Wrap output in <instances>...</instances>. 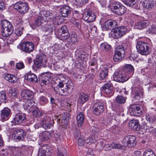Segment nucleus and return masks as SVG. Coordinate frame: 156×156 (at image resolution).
I'll list each match as a JSON object with an SVG mask.
<instances>
[{"label": "nucleus", "mask_w": 156, "mask_h": 156, "mask_svg": "<svg viewBox=\"0 0 156 156\" xmlns=\"http://www.w3.org/2000/svg\"><path fill=\"white\" fill-rule=\"evenodd\" d=\"M16 66L17 69H23L25 67L24 65L23 62L16 63Z\"/></svg>", "instance_id": "obj_63"}, {"label": "nucleus", "mask_w": 156, "mask_h": 156, "mask_svg": "<svg viewBox=\"0 0 156 156\" xmlns=\"http://www.w3.org/2000/svg\"><path fill=\"white\" fill-rule=\"evenodd\" d=\"M143 156H156L153 151L151 150L145 151Z\"/></svg>", "instance_id": "obj_54"}, {"label": "nucleus", "mask_w": 156, "mask_h": 156, "mask_svg": "<svg viewBox=\"0 0 156 156\" xmlns=\"http://www.w3.org/2000/svg\"><path fill=\"white\" fill-rule=\"evenodd\" d=\"M126 101V98L122 96H119L116 97V100L114 101L112 107L114 110L118 112L123 111L121 104H124Z\"/></svg>", "instance_id": "obj_6"}, {"label": "nucleus", "mask_w": 156, "mask_h": 156, "mask_svg": "<svg viewBox=\"0 0 156 156\" xmlns=\"http://www.w3.org/2000/svg\"><path fill=\"white\" fill-rule=\"evenodd\" d=\"M1 23L2 29L5 28H13L12 23L7 20H1Z\"/></svg>", "instance_id": "obj_40"}, {"label": "nucleus", "mask_w": 156, "mask_h": 156, "mask_svg": "<svg viewBox=\"0 0 156 156\" xmlns=\"http://www.w3.org/2000/svg\"><path fill=\"white\" fill-rule=\"evenodd\" d=\"M14 133L15 134H16V135L20 136H22L23 138L24 137V136H25L24 130L22 129H16L14 131Z\"/></svg>", "instance_id": "obj_52"}, {"label": "nucleus", "mask_w": 156, "mask_h": 156, "mask_svg": "<svg viewBox=\"0 0 156 156\" xmlns=\"http://www.w3.org/2000/svg\"><path fill=\"white\" fill-rule=\"evenodd\" d=\"M87 13L84 14L83 16V19L87 23L93 22L95 20L96 16L91 9H88Z\"/></svg>", "instance_id": "obj_18"}, {"label": "nucleus", "mask_w": 156, "mask_h": 156, "mask_svg": "<svg viewBox=\"0 0 156 156\" xmlns=\"http://www.w3.org/2000/svg\"><path fill=\"white\" fill-rule=\"evenodd\" d=\"M41 121L42 127L46 129L50 128L53 126V120H52L48 116L44 115Z\"/></svg>", "instance_id": "obj_14"}, {"label": "nucleus", "mask_w": 156, "mask_h": 156, "mask_svg": "<svg viewBox=\"0 0 156 156\" xmlns=\"http://www.w3.org/2000/svg\"><path fill=\"white\" fill-rule=\"evenodd\" d=\"M144 7L147 9L152 8L154 7V3L152 0H145L143 2Z\"/></svg>", "instance_id": "obj_38"}, {"label": "nucleus", "mask_w": 156, "mask_h": 156, "mask_svg": "<svg viewBox=\"0 0 156 156\" xmlns=\"http://www.w3.org/2000/svg\"><path fill=\"white\" fill-rule=\"evenodd\" d=\"M102 91L106 94H110L112 95L114 94L112 84L109 81L102 87Z\"/></svg>", "instance_id": "obj_21"}, {"label": "nucleus", "mask_w": 156, "mask_h": 156, "mask_svg": "<svg viewBox=\"0 0 156 156\" xmlns=\"http://www.w3.org/2000/svg\"><path fill=\"white\" fill-rule=\"evenodd\" d=\"M61 16H58L55 17L53 20V23L52 24L55 25H59L61 22L59 21L61 18Z\"/></svg>", "instance_id": "obj_55"}, {"label": "nucleus", "mask_w": 156, "mask_h": 156, "mask_svg": "<svg viewBox=\"0 0 156 156\" xmlns=\"http://www.w3.org/2000/svg\"><path fill=\"white\" fill-rule=\"evenodd\" d=\"M34 109H33L32 115L34 117H38L41 116L42 115V113L39 110L38 108L36 106Z\"/></svg>", "instance_id": "obj_44"}, {"label": "nucleus", "mask_w": 156, "mask_h": 156, "mask_svg": "<svg viewBox=\"0 0 156 156\" xmlns=\"http://www.w3.org/2000/svg\"><path fill=\"white\" fill-rule=\"evenodd\" d=\"M24 28L23 27H19L17 28L16 29L15 31V34L14 35H16L18 36H20L23 34V30Z\"/></svg>", "instance_id": "obj_51"}, {"label": "nucleus", "mask_w": 156, "mask_h": 156, "mask_svg": "<svg viewBox=\"0 0 156 156\" xmlns=\"http://www.w3.org/2000/svg\"><path fill=\"white\" fill-rule=\"evenodd\" d=\"M1 23L2 29L5 28H13L12 23L7 20H1Z\"/></svg>", "instance_id": "obj_41"}, {"label": "nucleus", "mask_w": 156, "mask_h": 156, "mask_svg": "<svg viewBox=\"0 0 156 156\" xmlns=\"http://www.w3.org/2000/svg\"><path fill=\"white\" fill-rule=\"evenodd\" d=\"M149 44L141 41H138L136 44L138 51L142 55H147L149 53L150 49Z\"/></svg>", "instance_id": "obj_4"}, {"label": "nucleus", "mask_w": 156, "mask_h": 156, "mask_svg": "<svg viewBox=\"0 0 156 156\" xmlns=\"http://www.w3.org/2000/svg\"><path fill=\"white\" fill-rule=\"evenodd\" d=\"M130 113L135 116H139L141 115L143 113L142 107L134 105L130 109Z\"/></svg>", "instance_id": "obj_22"}, {"label": "nucleus", "mask_w": 156, "mask_h": 156, "mask_svg": "<svg viewBox=\"0 0 156 156\" xmlns=\"http://www.w3.org/2000/svg\"><path fill=\"white\" fill-rule=\"evenodd\" d=\"M39 14L42 16H44L45 17V20L48 21L51 20L53 17L52 14L48 11L43 10L41 11Z\"/></svg>", "instance_id": "obj_35"}, {"label": "nucleus", "mask_w": 156, "mask_h": 156, "mask_svg": "<svg viewBox=\"0 0 156 156\" xmlns=\"http://www.w3.org/2000/svg\"><path fill=\"white\" fill-rule=\"evenodd\" d=\"M94 142V140L92 138H89L84 140V144H85L87 146H88Z\"/></svg>", "instance_id": "obj_59"}, {"label": "nucleus", "mask_w": 156, "mask_h": 156, "mask_svg": "<svg viewBox=\"0 0 156 156\" xmlns=\"http://www.w3.org/2000/svg\"><path fill=\"white\" fill-rule=\"evenodd\" d=\"M68 41L71 42L73 44H75L78 42L77 36L76 32L72 31L71 33V38L70 37L69 38Z\"/></svg>", "instance_id": "obj_42"}, {"label": "nucleus", "mask_w": 156, "mask_h": 156, "mask_svg": "<svg viewBox=\"0 0 156 156\" xmlns=\"http://www.w3.org/2000/svg\"><path fill=\"white\" fill-rule=\"evenodd\" d=\"M77 123L79 127H81L83 125L85 119L84 115L83 112H80L76 116Z\"/></svg>", "instance_id": "obj_30"}, {"label": "nucleus", "mask_w": 156, "mask_h": 156, "mask_svg": "<svg viewBox=\"0 0 156 156\" xmlns=\"http://www.w3.org/2000/svg\"><path fill=\"white\" fill-rule=\"evenodd\" d=\"M129 79L124 72L121 70L119 71L115 72L113 75V80L118 82H124L127 81Z\"/></svg>", "instance_id": "obj_11"}, {"label": "nucleus", "mask_w": 156, "mask_h": 156, "mask_svg": "<svg viewBox=\"0 0 156 156\" xmlns=\"http://www.w3.org/2000/svg\"><path fill=\"white\" fill-rule=\"evenodd\" d=\"M146 119L147 121L151 122H154L156 120L153 116H152L148 114H146Z\"/></svg>", "instance_id": "obj_61"}, {"label": "nucleus", "mask_w": 156, "mask_h": 156, "mask_svg": "<svg viewBox=\"0 0 156 156\" xmlns=\"http://www.w3.org/2000/svg\"><path fill=\"white\" fill-rule=\"evenodd\" d=\"M9 93L12 96H16L17 94V91L14 88H11L9 91Z\"/></svg>", "instance_id": "obj_64"}, {"label": "nucleus", "mask_w": 156, "mask_h": 156, "mask_svg": "<svg viewBox=\"0 0 156 156\" xmlns=\"http://www.w3.org/2000/svg\"><path fill=\"white\" fill-rule=\"evenodd\" d=\"M111 9L114 13L118 15H122L125 13L126 9L119 2H112L111 5Z\"/></svg>", "instance_id": "obj_2"}, {"label": "nucleus", "mask_w": 156, "mask_h": 156, "mask_svg": "<svg viewBox=\"0 0 156 156\" xmlns=\"http://www.w3.org/2000/svg\"><path fill=\"white\" fill-rule=\"evenodd\" d=\"M127 44L123 43L116 49L113 57V60L115 62L119 61L125 57V51L127 48Z\"/></svg>", "instance_id": "obj_1"}, {"label": "nucleus", "mask_w": 156, "mask_h": 156, "mask_svg": "<svg viewBox=\"0 0 156 156\" xmlns=\"http://www.w3.org/2000/svg\"><path fill=\"white\" fill-rule=\"evenodd\" d=\"M147 33L155 34L156 33V27L154 25H152L147 31Z\"/></svg>", "instance_id": "obj_56"}, {"label": "nucleus", "mask_w": 156, "mask_h": 156, "mask_svg": "<svg viewBox=\"0 0 156 156\" xmlns=\"http://www.w3.org/2000/svg\"><path fill=\"white\" fill-rule=\"evenodd\" d=\"M76 139L78 140V144L79 145L83 146L84 145L85 139L83 136H81V137H79L78 139Z\"/></svg>", "instance_id": "obj_57"}, {"label": "nucleus", "mask_w": 156, "mask_h": 156, "mask_svg": "<svg viewBox=\"0 0 156 156\" xmlns=\"http://www.w3.org/2000/svg\"><path fill=\"white\" fill-rule=\"evenodd\" d=\"M50 79V75L48 74L45 73L39 78L38 80L41 83H42L43 85H46L49 83Z\"/></svg>", "instance_id": "obj_28"}, {"label": "nucleus", "mask_w": 156, "mask_h": 156, "mask_svg": "<svg viewBox=\"0 0 156 156\" xmlns=\"http://www.w3.org/2000/svg\"><path fill=\"white\" fill-rule=\"evenodd\" d=\"M34 93L29 89H24L21 92L20 96L23 99L27 100H32L34 96Z\"/></svg>", "instance_id": "obj_16"}, {"label": "nucleus", "mask_w": 156, "mask_h": 156, "mask_svg": "<svg viewBox=\"0 0 156 156\" xmlns=\"http://www.w3.org/2000/svg\"><path fill=\"white\" fill-rule=\"evenodd\" d=\"M89 96L83 93H81L79 94L78 102L81 105H82L87 101L89 99Z\"/></svg>", "instance_id": "obj_29"}, {"label": "nucleus", "mask_w": 156, "mask_h": 156, "mask_svg": "<svg viewBox=\"0 0 156 156\" xmlns=\"http://www.w3.org/2000/svg\"><path fill=\"white\" fill-rule=\"evenodd\" d=\"M136 137L133 136L129 135L125 137L122 140V143L125 147H134L136 144Z\"/></svg>", "instance_id": "obj_8"}, {"label": "nucleus", "mask_w": 156, "mask_h": 156, "mask_svg": "<svg viewBox=\"0 0 156 156\" xmlns=\"http://www.w3.org/2000/svg\"><path fill=\"white\" fill-rule=\"evenodd\" d=\"M127 29L125 26L116 27L112 30V36L114 38H120L127 32Z\"/></svg>", "instance_id": "obj_7"}, {"label": "nucleus", "mask_w": 156, "mask_h": 156, "mask_svg": "<svg viewBox=\"0 0 156 156\" xmlns=\"http://www.w3.org/2000/svg\"><path fill=\"white\" fill-rule=\"evenodd\" d=\"M110 131L112 132L117 134L119 133V128L116 126H112L110 128Z\"/></svg>", "instance_id": "obj_60"}, {"label": "nucleus", "mask_w": 156, "mask_h": 156, "mask_svg": "<svg viewBox=\"0 0 156 156\" xmlns=\"http://www.w3.org/2000/svg\"><path fill=\"white\" fill-rule=\"evenodd\" d=\"M6 101V96L5 91L0 92V101L1 102L5 103Z\"/></svg>", "instance_id": "obj_50"}, {"label": "nucleus", "mask_w": 156, "mask_h": 156, "mask_svg": "<svg viewBox=\"0 0 156 156\" xmlns=\"http://www.w3.org/2000/svg\"><path fill=\"white\" fill-rule=\"evenodd\" d=\"M124 3L127 6L139 9V7L136 5L135 0H123Z\"/></svg>", "instance_id": "obj_37"}, {"label": "nucleus", "mask_w": 156, "mask_h": 156, "mask_svg": "<svg viewBox=\"0 0 156 156\" xmlns=\"http://www.w3.org/2000/svg\"><path fill=\"white\" fill-rule=\"evenodd\" d=\"M121 70L122 72H124V73L126 74L129 79L134 74V68L130 64L126 65Z\"/></svg>", "instance_id": "obj_19"}, {"label": "nucleus", "mask_w": 156, "mask_h": 156, "mask_svg": "<svg viewBox=\"0 0 156 156\" xmlns=\"http://www.w3.org/2000/svg\"><path fill=\"white\" fill-rule=\"evenodd\" d=\"M111 48V46L106 42L101 44L99 47L100 50L105 52L110 51Z\"/></svg>", "instance_id": "obj_36"}, {"label": "nucleus", "mask_w": 156, "mask_h": 156, "mask_svg": "<svg viewBox=\"0 0 156 156\" xmlns=\"http://www.w3.org/2000/svg\"><path fill=\"white\" fill-rule=\"evenodd\" d=\"M4 78L6 80L12 83H16L17 81V78L15 75L10 74H5Z\"/></svg>", "instance_id": "obj_33"}, {"label": "nucleus", "mask_w": 156, "mask_h": 156, "mask_svg": "<svg viewBox=\"0 0 156 156\" xmlns=\"http://www.w3.org/2000/svg\"><path fill=\"white\" fill-rule=\"evenodd\" d=\"M149 24V22L148 20L140 21L136 23L134 27L137 29L142 30L146 28Z\"/></svg>", "instance_id": "obj_25"}, {"label": "nucleus", "mask_w": 156, "mask_h": 156, "mask_svg": "<svg viewBox=\"0 0 156 156\" xmlns=\"http://www.w3.org/2000/svg\"><path fill=\"white\" fill-rule=\"evenodd\" d=\"M118 23L116 21L113 20H109L105 22L102 26L105 30H112L116 27Z\"/></svg>", "instance_id": "obj_17"}, {"label": "nucleus", "mask_w": 156, "mask_h": 156, "mask_svg": "<svg viewBox=\"0 0 156 156\" xmlns=\"http://www.w3.org/2000/svg\"><path fill=\"white\" fill-rule=\"evenodd\" d=\"M42 63L41 61L36 59L34 62V64L33 67H35L36 68L39 69L41 67Z\"/></svg>", "instance_id": "obj_62"}, {"label": "nucleus", "mask_w": 156, "mask_h": 156, "mask_svg": "<svg viewBox=\"0 0 156 156\" xmlns=\"http://www.w3.org/2000/svg\"><path fill=\"white\" fill-rule=\"evenodd\" d=\"M2 35L4 37H7L12 34L13 31V28L2 29Z\"/></svg>", "instance_id": "obj_39"}, {"label": "nucleus", "mask_w": 156, "mask_h": 156, "mask_svg": "<svg viewBox=\"0 0 156 156\" xmlns=\"http://www.w3.org/2000/svg\"><path fill=\"white\" fill-rule=\"evenodd\" d=\"M105 103L104 101H98L95 103L93 107V113L96 115H99L104 110Z\"/></svg>", "instance_id": "obj_9"}, {"label": "nucleus", "mask_w": 156, "mask_h": 156, "mask_svg": "<svg viewBox=\"0 0 156 156\" xmlns=\"http://www.w3.org/2000/svg\"><path fill=\"white\" fill-rule=\"evenodd\" d=\"M34 47V44L30 42H22L20 45L21 49L25 52L28 53L32 51Z\"/></svg>", "instance_id": "obj_15"}, {"label": "nucleus", "mask_w": 156, "mask_h": 156, "mask_svg": "<svg viewBox=\"0 0 156 156\" xmlns=\"http://www.w3.org/2000/svg\"><path fill=\"white\" fill-rule=\"evenodd\" d=\"M52 154V150L44 146L39 153V156H50Z\"/></svg>", "instance_id": "obj_32"}, {"label": "nucleus", "mask_w": 156, "mask_h": 156, "mask_svg": "<svg viewBox=\"0 0 156 156\" xmlns=\"http://www.w3.org/2000/svg\"><path fill=\"white\" fill-rule=\"evenodd\" d=\"M129 126L132 130L135 131L139 130L140 126L138 120L133 119L130 120L129 122Z\"/></svg>", "instance_id": "obj_26"}, {"label": "nucleus", "mask_w": 156, "mask_h": 156, "mask_svg": "<svg viewBox=\"0 0 156 156\" xmlns=\"http://www.w3.org/2000/svg\"><path fill=\"white\" fill-rule=\"evenodd\" d=\"M62 88H59L58 87H56L54 86H52V88L58 94L62 96H63V89Z\"/></svg>", "instance_id": "obj_48"}, {"label": "nucleus", "mask_w": 156, "mask_h": 156, "mask_svg": "<svg viewBox=\"0 0 156 156\" xmlns=\"http://www.w3.org/2000/svg\"><path fill=\"white\" fill-rule=\"evenodd\" d=\"M45 20L44 17L42 16L40 14L36 18L34 23H30V26L33 29H34L36 27L40 26L43 22Z\"/></svg>", "instance_id": "obj_23"}, {"label": "nucleus", "mask_w": 156, "mask_h": 156, "mask_svg": "<svg viewBox=\"0 0 156 156\" xmlns=\"http://www.w3.org/2000/svg\"><path fill=\"white\" fill-rule=\"evenodd\" d=\"M57 154L58 156H67L66 151L63 147L58 148Z\"/></svg>", "instance_id": "obj_47"}, {"label": "nucleus", "mask_w": 156, "mask_h": 156, "mask_svg": "<svg viewBox=\"0 0 156 156\" xmlns=\"http://www.w3.org/2000/svg\"><path fill=\"white\" fill-rule=\"evenodd\" d=\"M12 114L11 110L8 107H4L0 112V120L2 122L8 120Z\"/></svg>", "instance_id": "obj_12"}, {"label": "nucleus", "mask_w": 156, "mask_h": 156, "mask_svg": "<svg viewBox=\"0 0 156 156\" xmlns=\"http://www.w3.org/2000/svg\"><path fill=\"white\" fill-rule=\"evenodd\" d=\"M131 94L133 99L136 101L140 100L143 94L141 90L138 87L134 85L131 87Z\"/></svg>", "instance_id": "obj_13"}, {"label": "nucleus", "mask_w": 156, "mask_h": 156, "mask_svg": "<svg viewBox=\"0 0 156 156\" xmlns=\"http://www.w3.org/2000/svg\"><path fill=\"white\" fill-rule=\"evenodd\" d=\"M73 84L72 83L69 84V83H68L66 86L65 89H63V96H65L68 95L71 93L72 90L73 89Z\"/></svg>", "instance_id": "obj_34"}, {"label": "nucleus", "mask_w": 156, "mask_h": 156, "mask_svg": "<svg viewBox=\"0 0 156 156\" xmlns=\"http://www.w3.org/2000/svg\"><path fill=\"white\" fill-rule=\"evenodd\" d=\"M25 79L30 83H36L38 81V79L37 76L30 72L25 74Z\"/></svg>", "instance_id": "obj_27"}, {"label": "nucleus", "mask_w": 156, "mask_h": 156, "mask_svg": "<svg viewBox=\"0 0 156 156\" xmlns=\"http://www.w3.org/2000/svg\"><path fill=\"white\" fill-rule=\"evenodd\" d=\"M36 59L41 62H46L47 61L46 59V55L43 53H41L37 56Z\"/></svg>", "instance_id": "obj_49"}, {"label": "nucleus", "mask_w": 156, "mask_h": 156, "mask_svg": "<svg viewBox=\"0 0 156 156\" xmlns=\"http://www.w3.org/2000/svg\"><path fill=\"white\" fill-rule=\"evenodd\" d=\"M56 35L59 39L63 41L66 40L68 41L70 37L67 27L65 25H63L57 30Z\"/></svg>", "instance_id": "obj_5"}, {"label": "nucleus", "mask_w": 156, "mask_h": 156, "mask_svg": "<svg viewBox=\"0 0 156 156\" xmlns=\"http://www.w3.org/2000/svg\"><path fill=\"white\" fill-rule=\"evenodd\" d=\"M112 148L116 149H119L121 148L123 146V145H122L118 143H112L111 144Z\"/></svg>", "instance_id": "obj_58"}, {"label": "nucleus", "mask_w": 156, "mask_h": 156, "mask_svg": "<svg viewBox=\"0 0 156 156\" xmlns=\"http://www.w3.org/2000/svg\"><path fill=\"white\" fill-rule=\"evenodd\" d=\"M108 71L107 69L102 70L99 73V78L101 80H105L108 75Z\"/></svg>", "instance_id": "obj_43"}, {"label": "nucleus", "mask_w": 156, "mask_h": 156, "mask_svg": "<svg viewBox=\"0 0 156 156\" xmlns=\"http://www.w3.org/2000/svg\"><path fill=\"white\" fill-rule=\"evenodd\" d=\"M23 149L20 147L16 148L13 151V154L17 156H21L23 154Z\"/></svg>", "instance_id": "obj_46"}, {"label": "nucleus", "mask_w": 156, "mask_h": 156, "mask_svg": "<svg viewBox=\"0 0 156 156\" xmlns=\"http://www.w3.org/2000/svg\"><path fill=\"white\" fill-rule=\"evenodd\" d=\"M13 8L21 14L27 13L29 9L28 4L27 3L21 2H17L15 3L13 5Z\"/></svg>", "instance_id": "obj_10"}, {"label": "nucleus", "mask_w": 156, "mask_h": 156, "mask_svg": "<svg viewBox=\"0 0 156 156\" xmlns=\"http://www.w3.org/2000/svg\"><path fill=\"white\" fill-rule=\"evenodd\" d=\"M15 115L11 121L12 125L21 124L27 121L26 114L22 112L20 110L15 111Z\"/></svg>", "instance_id": "obj_3"}, {"label": "nucleus", "mask_w": 156, "mask_h": 156, "mask_svg": "<svg viewBox=\"0 0 156 156\" xmlns=\"http://www.w3.org/2000/svg\"><path fill=\"white\" fill-rule=\"evenodd\" d=\"M39 101L40 104L42 105H44L48 102V99L45 95L40 96L39 98Z\"/></svg>", "instance_id": "obj_45"}, {"label": "nucleus", "mask_w": 156, "mask_h": 156, "mask_svg": "<svg viewBox=\"0 0 156 156\" xmlns=\"http://www.w3.org/2000/svg\"><path fill=\"white\" fill-rule=\"evenodd\" d=\"M41 135V136L44 140H47L50 136V133L47 131L42 133Z\"/></svg>", "instance_id": "obj_53"}, {"label": "nucleus", "mask_w": 156, "mask_h": 156, "mask_svg": "<svg viewBox=\"0 0 156 156\" xmlns=\"http://www.w3.org/2000/svg\"><path fill=\"white\" fill-rule=\"evenodd\" d=\"M54 28V26L52 23H48L44 25L43 27V30L48 33V34H51L53 31Z\"/></svg>", "instance_id": "obj_31"}, {"label": "nucleus", "mask_w": 156, "mask_h": 156, "mask_svg": "<svg viewBox=\"0 0 156 156\" xmlns=\"http://www.w3.org/2000/svg\"><path fill=\"white\" fill-rule=\"evenodd\" d=\"M59 12L60 14L63 17H67L71 13V8L68 5H63L60 9Z\"/></svg>", "instance_id": "obj_24"}, {"label": "nucleus", "mask_w": 156, "mask_h": 156, "mask_svg": "<svg viewBox=\"0 0 156 156\" xmlns=\"http://www.w3.org/2000/svg\"><path fill=\"white\" fill-rule=\"evenodd\" d=\"M23 105L24 109L29 113L36 106V103L33 100L26 101Z\"/></svg>", "instance_id": "obj_20"}]
</instances>
